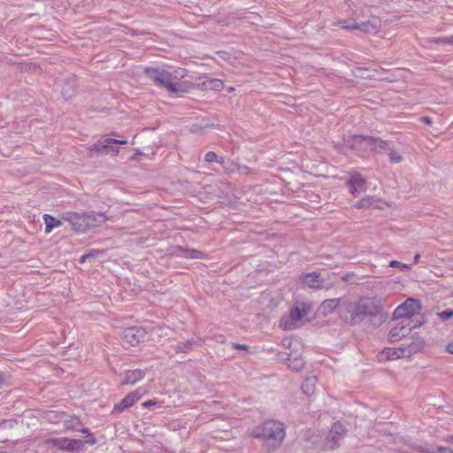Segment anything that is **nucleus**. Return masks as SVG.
I'll list each match as a JSON object with an SVG mask.
<instances>
[{"label": "nucleus", "mask_w": 453, "mask_h": 453, "mask_svg": "<svg viewBox=\"0 0 453 453\" xmlns=\"http://www.w3.org/2000/svg\"><path fill=\"white\" fill-rule=\"evenodd\" d=\"M379 312V306L368 299L357 303H342L339 309L340 319L349 325L358 324L367 316L375 317Z\"/></svg>", "instance_id": "f257e3e1"}, {"label": "nucleus", "mask_w": 453, "mask_h": 453, "mask_svg": "<svg viewBox=\"0 0 453 453\" xmlns=\"http://www.w3.org/2000/svg\"><path fill=\"white\" fill-rule=\"evenodd\" d=\"M144 73L157 86L165 88L171 94H180L188 91L185 83L180 81L184 77L178 71L171 73L165 69L146 67Z\"/></svg>", "instance_id": "f03ea898"}, {"label": "nucleus", "mask_w": 453, "mask_h": 453, "mask_svg": "<svg viewBox=\"0 0 453 453\" xmlns=\"http://www.w3.org/2000/svg\"><path fill=\"white\" fill-rule=\"evenodd\" d=\"M252 435L264 440L269 450H275L286 436L284 424L273 419L266 420L254 428Z\"/></svg>", "instance_id": "7ed1b4c3"}, {"label": "nucleus", "mask_w": 453, "mask_h": 453, "mask_svg": "<svg viewBox=\"0 0 453 453\" xmlns=\"http://www.w3.org/2000/svg\"><path fill=\"white\" fill-rule=\"evenodd\" d=\"M107 219L104 213H95L94 211L88 213L67 212L64 216V219L68 221L78 232H85L89 228L99 226Z\"/></svg>", "instance_id": "20e7f679"}, {"label": "nucleus", "mask_w": 453, "mask_h": 453, "mask_svg": "<svg viewBox=\"0 0 453 453\" xmlns=\"http://www.w3.org/2000/svg\"><path fill=\"white\" fill-rule=\"evenodd\" d=\"M309 308L303 303L296 304L288 315L281 317L280 327L285 331L294 330L303 325V319L308 314Z\"/></svg>", "instance_id": "39448f33"}, {"label": "nucleus", "mask_w": 453, "mask_h": 453, "mask_svg": "<svg viewBox=\"0 0 453 453\" xmlns=\"http://www.w3.org/2000/svg\"><path fill=\"white\" fill-rule=\"evenodd\" d=\"M411 342L403 344L402 348L396 349L394 348H386L380 355V359H397L400 357L411 356L423 348V341L418 337L416 339L411 336Z\"/></svg>", "instance_id": "423d86ee"}, {"label": "nucleus", "mask_w": 453, "mask_h": 453, "mask_svg": "<svg viewBox=\"0 0 453 453\" xmlns=\"http://www.w3.org/2000/svg\"><path fill=\"white\" fill-rule=\"evenodd\" d=\"M421 311L420 302L414 298H408L400 304L393 312V319H411L415 315H418Z\"/></svg>", "instance_id": "0eeeda50"}, {"label": "nucleus", "mask_w": 453, "mask_h": 453, "mask_svg": "<svg viewBox=\"0 0 453 453\" xmlns=\"http://www.w3.org/2000/svg\"><path fill=\"white\" fill-rule=\"evenodd\" d=\"M45 443L48 446L70 453H77L84 447L83 441L68 438H50L46 440Z\"/></svg>", "instance_id": "6e6552de"}, {"label": "nucleus", "mask_w": 453, "mask_h": 453, "mask_svg": "<svg viewBox=\"0 0 453 453\" xmlns=\"http://www.w3.org/2000/svg\"><path fill=\"white\" fill-rule=\"evenodd\" d=\"M345 432L346 429L342 424L339 422L334 423L325 439L326 449L331 450L335 449L338 446L339 441L342 439Z\"/></svg>", "instance_id": "1a4fd4ad"}, {"label": "nucleus", "mask_w": 453, "mask_h": 453, "mask_svg": "<svg viewBox=\"0 0 453 453\" xmlns=\"http://www.w3.org/2000/svg\"><path fill=\"white\" fill-rule=\"evenodd\" d=\"M411 332V319H400V321L389 331L388 338L392 342H397L409 335Z\"/></svg>", "instance_id": "9d476101"}, {"label": "nucleus", "mask_w": 453, "mask_h": 453, "mask_svg": "<svg viewBox=\"0 0 453 453\" xmlns=\"http://www.w3.org/2000/svg\"><path fill=\"white\" fill-rule=\"evenodd\" d=\"M143 392H142L141 389H137L134 392L129 393L127 395H126L125 398H123L120 403L116 404L111 411L112 414H119L123 412L126 409L131 407L134 405L135 402H137L141 396L142 395Z\"/></svg>", "instance_id": "9b49d317"}, {"label": "nucleus", "mask_w": 453, "mask_h": 453, "mask_svg": "<svg viewBox=\"0 0 453 453\" xmlns=\"http://www.w3.org/2000/svg\"><path fill=\"white\" fill-rule=\"evenodd\" d=\"M146 336V332L143 328L139 326H132L126 328L123 332L125 341L131 345L134 346L140 342L143 341Z\"/></svg>", "instance_id": "f8f14e48"}, {"label": "nucleus", "mask_w": 453, "mask_h": 453, "mask_svg": "<svg viewBox=\"0 0 453 453\" xmlns=\"http://www.w3.org/2000/svg\"><path fill=\"white\" fill-rule=\"evenodd\" d=\"M109 138H105L104 140L97 141L92 147L88 148V156L95 157L99 156L102 153H104L106 150H111L115 154L119 153L118 148H113L111 145V142H108Z\"/></svg>", "instance_id": "ddd939ff"}, {"label": "nucleus", "mask_w": 453, "mask_h": 453, "mask_svg": "<svg viewBox=\"0 0 453 453\" xmlns=\"http://www.w3.org/2000/svg\"><path fill=\"white\" fill-rule=\"evenodd\" d=\"M348 188L352 195H358L366 190L365 180L359 173H355L348 181Z\"/></svg>", "instance_id": "4468645a"}, {"label": "nucleus", "mask_w": 453, "mask_h": 453, "mask_svg": "<svg viewBox=\"0 0 453 453\" xmlns=\"http://www.w3.org/2000/svg\"><path fill=\"white\" fill-rule=\"evenodd\" d=\"M303 284L311 288H320L324 283L319 273H309L302 276Z\"/></svg>", "instance_id": "2eb2a0df"}, {"label": "nucleus", "mask_w": 453, "mask_h": 453, "mask_svg": "<svg viewBox=\"0 0 453 453\" xmlns=\"http://www.w3.org/2000/svg\"><path fill=\"white\" fill-rule=\"evenodd\" d=\"M368 146L371 148V150L377 152H386L389 150L390 143L388 141L382 140L380 137L369 136Z\"/></svg>", "instance_id": "dca6fc26"}, {"label": "nucleus", "mask_w": 453, "mask_h": 453, "mask_svg": "<svg viewBox=\"0 0 453 453\" xmlns=\"http://www.w3.org/2000/svg\"><path fill=\"white\" fill-rule=\"evenodd\" d=\"M342 300L340 298H333L325 300L319 307V314L327 316L332 313L337 307L340 308Z\"/></svg>", "instance_id": "f3484780"}, {"label": "nucleus", "mask_w": 453, "mask_h": 453, "mask_svg": "<svg viewBox=\"0 0 453 453\" xmlns=\"http://www.w3.org/2000/svg\"><path fill=\"white\" fill-rule=\"evenodd\" d=\"M367 138H369V135H353L346 141V143L351 149L360 150L368 146Z\"/></svg>", "instance_id": "a211bd4d"}, {"label": "nucleus", "mask_w": 453, "mask_h": 453, "mask_svg": "<svg viewBox=\"0 0 453 453\" xmlns=\"http://www.w3.org/2000/svg\"><path fill=\"white\" fill-rule=\"evenodd\" d=\"M380 21L375 20H368L365 22H352V27L358 29L365 33H376L378 31Z\"/></svg>", "instance_id": "6ab92c4d"}, {"label": "nucleus", "mask_w": 453, "mask_h": 453, "mask_svg": "<svg viewBox=\"0 0 453 453\" xmlns=\"http://www.w3.org/2000/svg\"><path fill=\"white\" fill-rule=\"evenodd\" d=\"M144 375L145 372L140 369L127 371L122 384H134L135 382L142 380L144 377Z\"/></svg>", "instance_id": "aec40b11"}, {"label": "nucleus", "mask_w": 453, "mask_h": 453, "mask_svg": "<svg viewBox=\"0 0 453 453\" xmlns=\"http://www.w3.org/2000/svg\"><path fill=\"white\" fill-rule=\"evenodd\" d=\"M62 96L67 100L72 98L76 93V83L74 79H67L62 87Z\"/></svg>", "instance_id": "412c9836"}, {"label": "nucleus", "mask_w": 453, "mask_h": 453, "mask_svg": "<svg viewBox=\"0 0 453 453\" xmlns=\"http://www.w3.org/2000/svg\"><path fill=\"white\" fill-rule=\"evenodd\" d=\"M316 381V377H308L304 380L302 384V390L306 395L310 396L314 394Z\"/></svg>", "instance_id": "4be33fe9"}, {"label": "nucleus", "mask_w": 453, "mask_h": 453, "mask_svg": "<svg viewBox=\"0 0 453 453\" xmlns=\"http://www.w3.org/2000/svg\"><path fill=\"white\" fill-rule=\"evenodd\" d=\"M44 222H45V233L49 234L52 231L54 227H58L62 226V222L59 219H55L54 217L44 214L42 216Z\"/></svg>", "instance_id": "5701e85b"}, {"label": "nucleus", "mask_w": 453, "mask_h": 453, "mask_svg": "<svg viewBox=\"0 0 453 453\" xmlns=\"http://www.w3.org/2000/svg\"><path fill=\"white\" fill-rule=\"evenodd\" d=\"M196 342L195 340H188L183 342H179L175 347V352L176 353H187L189 349H191V347L196 344Z\"/></svg>", "instance_id": "b1692460"}, {"label": "nucleus", "mask_w": 453, "mask_h": 453, "mask_svg": "<svg viewBox=\"0 0 453 453\" xmlns=\"http://www.w3.org/2000/svg\"><path fill=\"white\" fill-rule=\"evenodd\" d=\"M206 89L220 90L223 88V81L219 79H210L203 82Z\"/></svg>", "instance_id": "393cba45"}, {"label": "nucleus", "mask_w": 453, "mask_h": 453, "mask_svg": "<svg viewBox=\"0 0 453 453\" xmlns=\"http://www.w3.org/2000/svg\"><path fill=\"white\" fill-rule=\"evenodd\" d=\"M180 250L183 252V257H185L187 258H203V253L198 250L180 248Z\"/></svg>", "instance_id": "a878e982"}, {"label": "nucleus", "mask_w": 453, "mask_h": 453, "mask_svg": "<svg viewBox=\"0 0 453 453\" xmlns=\"http://www.w3.org/2000/svg\"><path fill=\"white\" fill-rule=\"evenodd\" d=\"M64 424L65 428L68 430H78L81 422L76 417H69L68 418L64 419Z\"/></svg>", "instance_id": "bb28decb"}, {"label": "nucleus", "mask_w": 453, "mask_h": 453, "mask_svg": "<svg viewBox=\"0 0 453 453\" xmlns=\"http://www.w3.org/2000/svg\"><path fill=\"white\" fill-rule=\"evenodd\" d=\"M375 200L371 196H366L362 198L360 201H358L354 207L356 209H364V208H369L372 206Z\"/></svg>", "instance_id": "cd10ccee"}, {"label": "nucleus", "mask_w": 453, "mask_h": 453, "mask_svg": "<svg viewBox=\"0 0 453 453\" xmlns=\"http://www.w3.org/2000/svg\"><path fill=\"white\" fill-rule=\"evenodd\" d=\"M387 153L388 155L389 161L393 164L400 163L403 160V157L398 152L394 150L391 146L389 147V150L387 151Z\"/></svg>", "instance_id": "c85d7f7f"}, {"label": "nucleus", "mask_w": 453, "mask_h": 453, "mask_svg": "<svg viewBox=\"0 0 453 453\" xmlns=\"http://www.w3.org/2000/svg\"><path fill=\"white\" fill-rule=\"evenodd\" d=\"M101 254H102V251H100V250H92L90 252H88V253L82 255L80 258V262L84 263L88 259H95L97 257H99V255H101Z\"/></svg>", "instance_id": "c756f323"}, {"label": "nucleus", "mask_w": 453, "mask_h": 453, "mask_svg": "<svg viewBox=\"0 0 453 453\" xmlns=\"http://www.w3.org/2000/svg\"><path fill=\"white\" fill-rule=\"evenodd\" d=\"M303 366L302 359L298 358L297 356H293V360L289 364V367L292 370L299 371Z\"/></svg>", "instance_id": "7c9ffc66"}, {"label": "nucleus", "mask_w": 453, "mask_h": 453, "mask_svg": "<svg viewBox=\"0 0 453 453\" xmlns=\"http://www.w3.org/2000/svg\"><path fill=\"white\" fill-rule=\"evenodd\" d=\"M424 323H425V319H424L423 316L415 317L413 319L411 318V330L421 326Z\"/></svg>", "instance_id": "2f4dec72"}, {"label": "nucleus", "mask_w": 453, "mask_h": 453, "mask_svg": "<svg viewBox=\"0 0 453 453\" xmlns=\"http://www.w3.org/2000/svg\"><path fill=\"white\" fill-rule=\"evenodd\" d=\"M441 320L445 321L453 317V310L448 309L437 313Z\"/></svg>", "instance_id": "473e14b6"}, {"label": "nucleus", "mask_w": 453, "mask_h": 453, "mask_svg": "<svg viewBox=\"0 0 453 453\" xmlns=\"http://www.w3.org/2000/svg\"><path fill=\"white\" fill-rule=\"evenodd\" d=\"M436 44H453V35L448 37H439L433 40Z\"/></svg>", "instance_id": "72a5a7b5"}, {"label": "nucleus", "mask_w": 453, "mask_h": 453, "mask_svg": "<svg viewBox=\"0 0 453 453\" xmlns=\"http://www.w3.org/2000/svg\"><path fill=\"white\" fill-rule=\"evenodd\" d=\"M389 266L390 267H398V268H400L403 271L409 270L411 268V266L409 265L401 263V262L396 261V260H392L389 263Z\"/></svg>", "instance_id": "f704fd0d"}, {"label": "nucleus", "mask_w": 453, "mask_h": 453, "mask_svg": "<svg viewBox=\"0 0 453 453\" xmlns=\"http://www.w3.org/2000/svg\"><path fill=\"white\" fill-rule=\"evenodd\" d=\"M369 73H370V71L368 69L359 68L357 70L356 76L360 77V78H365V79L374 77V75H372Z\"/></svg>", "instance_id": "c9c22d12"}, {"label": "nucleus", "mask_w": 453, "mask_h": 453, "mask_svg": "<svg viewBox=\"0 0 453 453\" xmlns=\"http://www.w3.org/2000/svg\"><path fill=\"white\" fill-rule=\"evenodd\" d=\"M204 160L208 163L215 162L218 160V155L213 151H209L205 154Z\"/></svg>", "instance_id": "e433bc0d"}, {"label": "nucleus", "mask_w": 453, "mask_h": 453, "mask_svg": "<svg viewBox=\"0 0 453 453\" xmlns=\"http://www.w3.org/2000/svg\"><path fill=\"white\" fill-rule=\"evenodd\" d=\"M339 25L344 29H355L352 27V23L349 24L347 20H340Z\"/></svg>", "instance_id": "4c0bfd02"}, {"label": "nucleus", "mask_w": 453, "mask_h": 453, "mask_svg": "<svg viewBox=\"0 0 453 453\" xmlns=\"http://www.w3.org/2000/svg\"><path fill=\"white\" fill-rule=\"evenodd\" d=\"M435 453H453V450L447 447H438Z\"/></svg>", "instance_id": "58836bf2"}, {"label": "nucleus", "mask_w": 453, "mask_h": 453, "mask_svg": "<svg viewBox=\"0 0 453 453\" xmlns=\"http://www.w3.org/2000/svg\"><path fill=\"white\" fill-rule=\"evenodd\" d=\"M157 404V402L156 400H149L147 402H144L142 405L145 408H150L152 406H156Z\"/></svg>", "instance_id": "ea45409f"}, {"label": "nucleus", "mask_w": 453, "mask_h": 453, "mask_svg": "<svg viewBox=\"0 0 453 453\" xmlns=\"http://www.w3.org/2000/svg\"><path fill=\"white\" fill-rule=\"evenodd\" d=\"M83 442H84V445L85 444L94 445V444H96V440L95 439V437L91 434H88V440L86 441H83Z\"/></svg>", "instance_id": "a19ab883"}, {"label": "nucleus", "mask_w": 453, "mask_h": 453, "mask_svg": "<svg viewBox=\"0 0 453 453\" xmlns=\"http://www.w3.org/2000/svg\"><path fill=\"white\" fill-rule=\"evenodd\" d=\"M108 142H111V144H127V142L126 140H117V139H113V138H109Z\"/></svg>", "instance_id": "79ce46f5"}, {"label": "nucleus", "mask_w": 453, "mask_h": 453, "mask_svg": "<svg viewBox=\"0 0 453 453\" xmlns=\"http://www.w3.org/2000/svg\"><path fill=\"white\" fill-rule=\"evenodd\" d=\"M292 344H293V341L291 339L285 338V339L282 340V345L285 348L290 349Z\"/></svg>", "instance_id": "37998d69"}, {"label": "nucleus", "mask_w": 453, "mask_h": 453, "mask_svg": "<svg viewBox=\"0 0 453 453\" xmlns=\"http://www.w3.org/2000/svg\"><path fill=\"white\" fill-rule=\"evenodd\" d=\"M421 121H422L423 123L426 124V125H431V124H432V122H433V121H432V119H431L430 117H428V116H424V117H422Z\"/></svg>", "instance_id": "c03bdc74"}, {"label": "nucleus", "mask_w": 453, "mask_h": 453, "mask_svg": "<svg viewBox=\"0 0 453 453\" xmlns=\"http://www.w3.org/2000/svg\"><path fill=\"white\" fill-rule=\"evenodd\" d=\"M446 349L449 353L453 354V342H449Z\"/></svg>", "instance_id": "a18cd8bd"}, {"label": "nucleus", "mask_w": 453, "mask_h": 453, "mask_svg": "<svg viewBox=\"0 0 453 453\" xmlns=\"http://www.w3.org/2000/svg\"><path fill=\"white\" fill-rule=\"evenodd\" d=\"M234 347L237 349H247L246 345H242V344H234Z\"/></svg>", "instance_id": "49530a36"}, {"label": "nucleus", "mask_w": 453, "mask_h": 453, "mask_svg": "<svg viewBox=\"0 0 453 453\" xmlns=\"http://www.w3.org/2000/svg\"><path fill=\"white\" fill-rule=\"evenodd\" d=\"M445 441L449 443H453V435L447 436Z\"/></svg>", "instance_id": "de8ad7c7"}, {"label": "nucleus", "mask_w": 453, "mask_h": 453, "mask_svg": "<svg viewBox=\"0 0 453 453\" xmlns=\"http://www.w3.org/2000/svg\"><path fill=\"white\" fill-rule=\"evenodd\" d=\"M4 374L0 372V387L4 384Z\"/></svg>", "instance_id": "09e8293b"}, {"label": "nucleus", "mask_w": 453, "mask_h": 453, "mask_svg": "<svg viewBox=\"0 0 453 453\" xmlns=\"http://www.w3.org/2000/svg\"><path fill=\"white\" fill-rule=\"evenodd\" d=\"M215 162H218L219 164L223 165L224 164V158L222 157H219L218 156V160H216Z\"/></svg>", "instance_id": "8fccbe9b"}, {"label": "nucleus", "mask_w": 453, "mask_h": 453, "mask_svg": "<svg viewBox=\"0 0 453 453\" xmlns=\"http://www.w3.org/2000/svg\"><path fill=\"white\" fill-rule=\"evenodd\" d=\"M293 354H294V353H293L292 351H290V353H288V354H287V355H288V357L287 359H288V361H291V357L293 356ZM281 358H282V359H286V358H285V357H282Z\"/></svg>", "instance_id": "3c124183"}, {"label": "nucleus", "mask_w": 453, "mask_h": 453, "mask_svg": "<svg viewBox=\"0 0 453 453\" xmlns=\"http://www.w3.org/2000/svg\"><path fill=\"white\" fill-rule=\"evenodd\" d=\"M420 256L419 254H416L414 256V263H418L419 261Z\"/></svg>", "instance_id": "603ef678"}, {"label": "nucleus", "mask_w": 453, "mask_h": 453, "mask_svg": "<svg viewBox=\"0 0 453 453\" xmlns=\"http://www.w3.org/2000/svg\"><path fill=\"white\" fill-rule=\"evenodd\" d=\"M81 432L82 434H88H88H90V433H89V430H88V428H83V429H81Z\"/></svg>", "instance_id": "864d4df0"}, {"label": "nucleus", "mask_w": 453, "mask_h": 453, "mask_svg": "<svg viewBox=\"0 0 453 453\" xmlns=\"http://www.w3.org/2000/svg\"><path fill=\"white\" fill-rule=\"evenodd\" d=\"M36 68H37V67H36L35 65L30 64V66H29L30 71H31L32 69H33V70H36Z\"/></svg>", "instance_id": "5fc2aeb1"}]
</instances>
